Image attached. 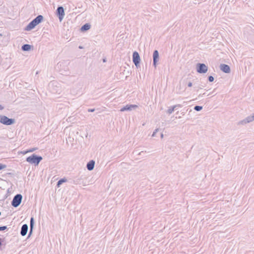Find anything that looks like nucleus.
Masks as SVG:
<instances>
[{"instance_id":"nucleus-36","label":"nucleus","mask_w":254,"mask_h":254,"mask_svg":"<svg viewBox=\"0 0 254 254\" xmlns=\"http://www.w3.org/2000/svg\"><path fill=\"white\" fill-rule=\"evenodd\" d=\"M79 48L81 49L83 48V47L82 46H79Z\"/></svg>"},{"instance_id":"nucleus-25","label":"nucleus","mask_w":254,"mask_h":254,"mask_svg":"<svg viewBox=\"0 0 254 254\" xmlns=\"http://www.w3.org/2000/svg\"><path fill=\"white\" fill-rule=\"evenodd\" d=\"M7 229L6 226H0V231H4Z\"/></svg>"},{"instance_id":"nucleus-7","label":"nucleus","mask_w":254,"mask_h":254,"mask_svg":"<svg viewBox=\"0 0 254 254\" xmlns=\"http://www.w3.org/2000/svg\"><path fill=\"white\" fill-rule=\"evenodd\" d=\"M132 61L136 67H137L138 66H139L140 62V58L138 53L136 51H134L133 53Z\"/></svg>"},{"instance_id":"nucleus-29","label":"nucleus","mask_w":254,"mask_h":254,"mask_svg":"<svg viewBox=\"0 0 254 254\" xmlns=\"http://www.w3.org/2000/svg\"><path fill=\"white\" fill-rule=\"evenodd\" d=\"M28 153V150H25V151H21L19 153V154L21 153V154H26V153Z\"/></svg>"},{"instance_id":"nucleus-3","label":"nucleus","mask_w":254,"mask_h":254,"mask_svg":"<svg viewBox=\"0 0 254 254\" xmlns=\"http://www.w3.org/2000/svg\"><path fill=\"white\" fill-rule=\"evenodd\" d=\"M42 159V156L33 154L32 155L27 157L26 161L30 164H34L35 166H37Z\"/></svg>"},{"instance_id":"nucleus-10","label":"nucleus","mask_w":254,"mask_h":254,"mask_svg":"<svg viewBox=\"0 0 254 254\" xmlns=\"http://www.w3.org/2000/svg\"><path fill=\"white\" fill-rule=\"evenodd\" d=\"M86 177L83 175L75 178L73 180V184L75 185L82 184L83 186H85V183L84 182V179Z\"/></svg>"},{"instance_id":"nucleus-1","label":"nucleus","mask_w":254,"mask_h":254,"mask_svg":"<svg viewBox=\"0 0 254 254\" xmlns=\"http://www.w3.org/2000/svg\"><path fill=\"white\" fill-rule=\"evenodd\" d=\"M44 19V17L42 15H38L36 18L33 19L25 28V30L30 31L34 28L37 25L41 23Z\"/></svg>"},{"instance_id":"nucleus-2","label":"nucleus","mask_w":254,"mask_h":254,"mask_svg":"<svg viewBox=\"0 0 254 254\" xmlns=\"http://www.w3.org/2000/svg\"><path fill=\"white\" fill-rule=\"evenodd\" d=\"M48 86L49 90L53 94H60L62 92L61 84L57 81L53 80L51 81Z\"/></svg>"},{"instance_id":"nucleus-20","label":"nucleus","mask_w":254,"mask_h":254,"mask_svg":"<svg viewBox=\"0 0 254 254\" xmlns=\"http://www.w3.org/2000/svg\"><path fill=\"white\" fill-rule=\"evenodd\" d=\"M175 107H174L173 106H172L171 107H170L167 111V113L169 115H170L175 110Z\"/></svg>"},{"instance_id":"nucleus-9","label":"nucleus","mask_w":254,"mask_h":254,"mask_svg":"<svg viewBox=\"0 0 254 254\" xmlns=\"http://www.w3.org/2000/svg\"><path fill=\"white\" fill-rule=\"evenodd\" d=\"M138 107L136 105L127 104L120 109L121 112L130 111L135 110Z\"/></svg>"},{"instance_id":"nucleus-28","label":"nucleus","mask_w":254,"mask_h":254,"mask_svg":"<svg viewBox=\"0 0 254 254\" xmlns=\"http://www.w3.org/2000/svg\"><path fill=\"white\" fill-rule=\"evenodd\" d=\"M37 149L36 148H32L28 150V152H32Z\"/></svg>"},{"instance_id":"nucleus-32","label":"nucleus","mask_w":254,"mask_h":254,"mask_svg":"<svg viewBox=\"0 0 254 254\" xmlns=\"http://www.w3.org/2000/svg\"><path fill=\"white\" fill-rule=\"evenodd\" d=\"M63 64V63L60 62L57 65L59 67V66H61L62 64Z\"/></svg>"},{"instance_id":"nucleus-16","label":"nucleus","mask_w":254,"mask_h":254,"mask_svg":"<svg viewBox=\"0 0 254 254\" xmlns=\"http://www.w3.org/2000/svg\"><path fill=\"white\" fill-rule=\"evenodd\" d=\"M95 162L94 160H92L89 161L87 165H86V168L89 171H92L93 170L94 168Z\"/></svg>"},{"instance_id":"nucleus-24","label":"nucleus","mask_w":254,"mask_h":254,"mask_svg":"<svg viewBox=\"0 0 254 254\" xmlns=\"http://www.w3.org/2000/svg\"><path fill=\"white\" fill-rule=\"evenodd\" d=\"M159 128H156V129L154 131V132H153V134H152V136H153V137L155 136H156V133H157L158 131H159Z\"/></svg>"},{"instance_id":"nucleus-19","label":"nucleus","mask_w":254,"mask_h":254,"mask_svg":"<svg viewBox=\"0 0 254 254\" xmlns=\"http://www.w3.org/2000/svg\"><path fill=\"white\" fill-rule=\"evenodd\" d=\"M66 179H65V178H63V179H60V180L58 181V182H57V186L58 187H60V186L64 182H65L66 181Z\"/></svg>"},{"instance_id":"nucleus-8","label":"nucleus","mask_w":254,"mask_h":254,"mask_svg":"<svg viewBox=\"0 0 254 254\" xmlns=\"http://www.w3.org/2000/svg\"><path fill=\"white\" fill-rule=\"evenodd\" d=\"M56 13L60 21H62L65 14L64 7L62 6H58L56 10Z\"/></svg>"},{"instance_id":"nucleus-15","label":"nucleus","mask_w":254,"mask_h":254,"mask_svg":"<svg viewBox=\"0 0 254 254\" xmlns=\"http://www.w3.org/2000/svg\"><path fill=\"white\" fill-rule=\"evenodd\" d=\"M34 225V219L33 217L30 218V231L28 234V238H29L32 234Z\"/></svg>"},{"instance_id":"nucleus-26","label":"nucleus","mask_w":254,"mask_h":254,"mask_svg":"<svg viewBox=\"0 0 254 254\" xmlns=\"http://www.w3.org/2000/svg\"><path fill=\"white\" fill-rule=\"evenodd\" d=\"M6 167V165L0 163V170L4 169Z\"/></svg>"},{"instance_id":"nucleus-21","label":"nucleus","mask_w":254,"mask_h":254,"mask_svg":"<svg viewBox=\"0 0 254 254\" xmlns=\"http://www.w3.org/2000/svg\"><path fill=\"white\" fill-rule=\"evenodd\" d=\"M202 109V106H195L194 107V110L196 111H200Z\"/></svg>"},{"instance_id":"nucleus-4","label":"nucleus","mask_w":254,"mask_h":254,"mask_svg":"<svg viewBox=\"0 0 254 254\" xmlns=\"http://www.w3.org/2000/svg\"><path fill=\"white\" fill-rule=\"evenodd\" d=\"M0 123L6 126L14 124L15 123L14 119L9 118L6 116L0 115Z\"/></svg>"},{"instance_id":"nucleus-6","label":"nucleus","mask_w":254,"mask_h":254,"mask_svg":"<svg viewBox=\"0 0 254 254\" xmlns=\"http://www.w3.org/2000/svg\"><path fill=\"white\" fill-rule=\"evenodd\" d=\"M196 71L199 73H205L208 70V67L204 64L198 63L196 65Z\"/></svg>"},{"instance_id":"nucleus-37","label":"nucleus","mask_w":254,"mask_h":254,"mask_svg":"<svg viewBox=\"0 0 254 254\" xmlns=\"http://www.w3.org/2000/svg\"><path fill=\"white\" fill-rule=\"evenodd\" d=\"M106 60L105 59L103 60V62H105Z\"/></svg>"},{"instance_id":"nucleus-18","label":"nucleus","mask_w":254,"mask_h":254,"mask_svg":"<svg viewBox=\"0 0 254 254\" xmlns=\"http://www.w3.org/2000/svg\"><path fill=\"white\" fill-rule=\"evenodd\" d=\"M91 27V25L89 23H85L82 25L80 28V30L82 32L86 31L89 30Z\"/></svg>"},{"instance_id":"nucleus-11","label":"nucleus","mask_w":254,"mask_h":254,"mask_svg":"<svg viewBox=\"0 0 254 254\" xmlns=\"http://www.w3.org/2000/svg\"><path fill=\"white\" fill-rule=\"evenodd\" d=\"M159 60V54L157 50H154L153 54V65L155 67H156L157 62Z\"/></svg>"},{"instance_id":"nucleus-27","label":"nucleus","mask_w":254,"mask_h":254,"mask_svg":"<svg viewBox=\"0 0 254 254\" xmlns=\"http://www.w3.org/2000/svg\"><path fill=\"white\" fill-rule=\"evenodd\" d=\"M174 107H175V109H176L177 108H181L182 107V105L181 104H177L174 106H173Z\"/></svg>"},{"instance_id":"nucleus-30","label":"nucleus","mask_w":254,"mask_h":254,"mask_svg":"<svg viewBox=\"0 0 254 254\" xmlns=\"http://www.w3.org/2000/svg\"><path fill=\"white\" fill-rule=\"evenodd\" d=\"M187 85L188 87H190L192 86V83L190 81H189L188 83H187Z\"/></svg>"},{"instance_id":"nucleus-33","label":"nucleus","mask_w":254,"mask_h":254,"mask_svg":"<svg viewBox=\"0 0 254 254\" xmlns=\"http://www.w3.org/2000/svg\"><path fill=\"white\" fill-rule=\"evenodd\" d=\"M3 107H2L0 104V110H2L3 109Z\"/></svg>"},{"instance_id":"nucleus-22","label":"nucleus","mask_w":254,"mask_h":254,"mask_svg":"<svg viewBox=\"0 0 254 254\" xmlns=\"http://www.w3.org/2000/svg\"><path fill=\"white\" fill-rule=\"evenodd\" d=\"M203 86H195L194 88L195 89V91L198 92L199 89H201L203 88Z\"/></svg>"},{"instance_id":"nucleus-35","label":"nucleus","mask_w":254,"mask_h":254,"mask_svg":"<svg viewBox=\"0 0 254 254\" xmlns=\"http://www.w3.org/2000/svg\"><path fill=\"white\" fill-rule=\"evenodd\" d=\"M142 153H143V151H141L140 152H139L138 153V155H140Z\"/></svg>"},{"instance_id":"nucleus-14","label":"nucleus","mask_w":254,"mask_h":254,"mask_svg":"<svg viewBox=\"0 0 254 254\" xmlns=\"http://www.w3.org/2000/svg\"><path fill=\"white\" fill-rule=\"evenodd\" d=\"M28 229V225L26 224H23L22 226V227H21V231H20V234H21V235L22 236H25L27 234V233Z\"/></svg>"},{"instance_id":"nucleus-34","label":"nucleus","mask_w":254,"mask_h":254,"mask_svg":"<svg viewBox=\"0 0 254 254\" xmlns=\"http://www.w3.org/2000/svg\"><path fill=\"white\" fill-rule=\"evenodd\" d=\"M161 137L162 138L163 137V134L162 133H161Z\"/></svg>"},{"instance_id":"nucleus-12","label":"nucleus","mask_w":254,"mask_h":254,"mask_svg":"<svg viewBox=\"0 0 254 254\" xmlns=\"http://www.w3.org/2000/svg\"><path fill=\"white\" fill-rule=\"evenodd\" d=\"M220 69L224 73H229L231 72L230 66L226 64H221L220 65Z\"/></svg>"},{"instance_id":"nucleus-5","label":"nucleus","mask_w":254,"mask_h":254,"mask_svg":"<svg viewBox=\"0 0 254 254\" xmlns=\"http://www.w3.org/2000/svg\"><path fill=\"white\" fill-rule=\"evenodd\" d=\"M22 199V195L21 194H16L11 201L12 206L14 207H18L21 203Z\"/></svg>"},{"instance_id":"nucleus-31","label":"nucleus","mask_w":254,"mask_h":254,"mask_svg":"<svg viewBox=\"0 0 254 254\" xmlns=\"http://www.w3.org/2000/svg\"><path fill=\"white\" fill-rule=\"evenodd\" d=\"M95 111V109H88V112H93Z\"/></svg>"},{"instance_id":"nucleus-23","label":"nucleus","mask_w":254,"mask_h":254,"mask_svg":"<svg viewBox=\"0 0 254 254\" xmlns=\"http://www.w3.org/2000/svg\"><path fill=\"white\" fill-rule=\"evenodd\" d=\"M208 80L209 82H212L214 81V78L212 76L209 75L208 77Z\"/></svg>"},{"instance_id":"nucleus-13","label":"nucleus","mask_w":254,"mask_h":254,"mask_svg":"<svg viewBox=\"0 0 254 254\" xmlns=\"http://www.w3.org/2000/svg\"><path fill=\"white\" fill-rule=\"evenodd\" d=\"M253 121H254V113L252 116H248L244 120L241 121L240 123L241 124H246L247 123H250Z\"/></svg>"},{"instance_id":"nucleus-17","label":"nucleus","mask_w":254,"mask_h":254,"mask_svg":"<svg viewBox=\"0 0 254 254\" xmlns=\"http://www.w3.org/2000/svg\"><path fill=\"white\" fill-rule=\"evenodd\" d=\"M32 48V46L29 44H24L21 47V50L23 51H29L31 48Z\"/></svg>"}]
</instances>
